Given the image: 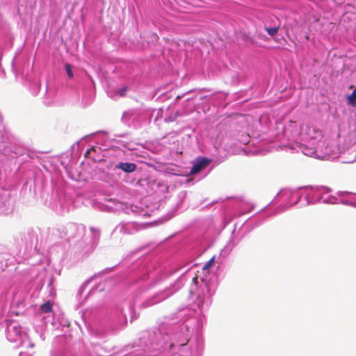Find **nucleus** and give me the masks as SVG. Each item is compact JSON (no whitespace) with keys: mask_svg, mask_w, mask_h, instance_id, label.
I'll use <instances>...</instances> for the list:
<instances>
[{"mask_svg":"<svg viewBox=\"0 0 356 356\" xmlns=\"http://www.w3.org/2000/svg\"><path fill=\"white\" fill-rule=\"evenodd\" d=\"M90 230L91 233L92 234L93 243H97L99 239L100 229L98 228H96L95 227H90Z\"/></svg>","mask_w":356,"mask_h":356,"instance_id":"obj_28","label":"nucleus"},{"mask_svg":"<svg viewBox=\"0 0 356 356\" xmlns=\"http://www.w3.org/2000/svg\"><path fill=\"white\" fill-rule=\"evenodd\" d=\"M238 141L243 144H248L250 141V136L247 134H242L241 138H238Z\"/></svg>","mask_w":356,"mask_h":356,"instance_id":"obj_34","label":"nucleus"},{"mask_svg":"<svg viewBox=\"0 0 356 356\" xmlns=\"http://www.w3.org/2000/svg\"><path fill=\"white\" fill-rule=\"evenodd\" d=\"M118 266L115 265V266H113L112 267H110V268H104V270L99 271V273H95L93 276L90 277V278H88V280H86L82 284L81 286H80L79 291H78V293H77V297L79 298H81L83 293V291L84 290L86 289V288L87 287V286L88 285V284L95 278L96 277H101L102 275H104V274H107V273H111V271H113L115 268Z\"/></svg>","mask_w":356,"mask_h":356,"instance_id":"obj_18","label":"nucleus"},{"mask_svg":"<svg viewBox=\"0 0 356 356\" xmlns=\"http://www.w3.org/2000/svg\"><path fill=\"white\" fill-rule=\"evenodd\" d=\"M106 202L107 204H105L104 207H105L106 211H108L122 209V211H124L125 213H132L136 216H145L147 214V212L145 209L137 205L124 204L122 202L118 201L115 199L109 198L106 200Z\"/></svg>","mask_w":356,"mask_h":356,"instance_id":"obj_11","label":"nucleus"},{"mask_svg":"<svg viewBox=\"0 0 356 356\" xmlns=\"http://www.w3.org/2000/svg\"><path fill=\"white\" fill-rule=\"evenodd\" d=\"M97 291V288L95 287H93L88 292V293L86 294V296H85L84 298V300H86L90 296L92 295L94 293L95 291Z\"/></svg>","mask_w":356,"mask_h":356,"instance_id":"obj_37","label":"nucleus"},{"mask_svg":"<svg viewBox=\"0 0 356 356\" xmlns=\"http://www.w3.org/2000/svg\"><path fill=\"white\" fill-rule=\"evenodd\" d=\"M216 257H212L202 267V270H209L215 263Z\"/></svg>","mask_w":356,"mask_h":356,"instance_id":"obj_32","label":"nucleus"},{"mask_svg":"<svg viewBox=\"0 0 356 356\" xmlns=\"http://www.w3.org/2000/svg\"><path fill=\"white\" fill-rule=\"evenodd\" d=\"M303 195L302 188L295 189L284 188L280 190L271 202L274 204L280 203V205L272 211L270 209L266 211L268 213L267 217L282 213L297 204H300V207H301Z\"/></svg>","mask_w":356,"mask_h":356,"instance_id":"obj_6","label":"nucleus"},{"mask_svg":"<svg viewBox=\"0 0 356 356\" xmlns=\"http://www.w3.org/2000/svg\"><path fill=\"white\" fill-rule=\"evenodd\" d=\"M212 162L211 159L206 156H199L193 162L192 167L190 170L191 175H196L206 169Z\"/></svg>","mask_w":356,"mask_h":356,"instance_id":"obj_17","label":"nucleus"},{"mask_svg":"<svg viewBox=\"0 0 356 356\" xmlns=\"http://www.w3.org/2000/svg\"><path fill=\"white\" fill-rule=\"evenodd\" d=\"M186 195H187V192L186 191H181L177 194V202L176 203L177 210L179 211L181 209V205L183 203V202L184 201V200L186 199Z\"/></svg>","mask_w":356,"mask_h":356,"instance_id":"obj_26","label":"nucleus"},{"mask_svg":"<svg viewBox=\"0 0 356 356\" xmlns=\"http://www.w3.org/2000/svg\"><path fill=\"white\" fill-rule=\"evenodd\" d=\"M54 282V277L53 275H51L49 277L48 284H47V287L49 289V293L51 295L53 293L52 291L54 290V288H53Z\"/></svg>","mask_w":356,"mask_h":356,"instance_id":"obj_35","label":"nucleus"},{"mask_svg":"<svg viewBox=\"0 0 356 356\" xmlns=\"http://www.w3.org/2000/svg\"><path fill=\"white\" fill-rule=\"evenodd\" d=\"M97 147L92 146L90 148L86 150V152H85V156L88 158H92V159H95L94 157H92V152H95L97 151Z\"/></svg>","mask_w":356,"mask_h":356,"instance_id":"obj_33","label":"nucleus"},{"mask_svg":"<svg viewBox=\"0 0 356 356\" xmlns=\"http://www.w3.org/2000/svg\"><path fill=\"white\" fill-rule=\"evenodd\" d=\"M138 252V250H136V251H134V252H131L130 253V254L127 257H131L133 254L137 253Z\"/></svg>","mask_w":356,"mask_h":356,"instance_id":"obj_41","label":"nucleus"},{"mask_svg":"<svg viewBox=\"0 0 356 356\" xmlns=\"http://www.w3.org/2000/svg\"><path fill=\"white\" fill-rule=\"evenodd\" d=\"M127 313L130 315L131 322L138 318L133 301L125 302L123 306H117L110 310L106 318L107 327L114 332L124 329L127 325Z\"/></svg>","mask_w":356,"mask_h":356,"instance_id":"obj_5","label":"nucleus"},{"mask_svg":"<svg viewBox=\"0 0 356 356\" xmlns=\"http://www.w3.org/2000/svg\"><path fill=\"white\" fill-rule=\"evenodd\" d=\"M127 89L128 88L127 86H123L118 90L117 94L120 97H124L126 94Z\"/></svg>","mask_w":356,"mask_h":356,"instance_id":"obj_36","label":"nucleus"},{"mask_svg":"<svg viewBox=\"0 0 356 356\" xmlns=\"http://www.w3.org/2000/svg\"><path fill=\"white\" fill-rule=\"evenodd\" d=\"M264 29L270 36L274 37L275 35L277 34V33L280 30V27L279 26H273V27L265 26Z\"/></svg>","mask_w":356,"mask_h":356,"instance_id":"obj_29","label":"nucleus"},{"mask_svg":"<svg viewBox=\"0 0 356 356\" xmlns=\"http://www.w3.org/2000/svg\"><path fill=\"white\" fill-rule=\"evenodd\" d=\"M26 307L24 293L21 291H16L13 294L10 302V309L13 313L17 315L23 313Z\"/></svg>","mask_w":356,"mask_h":356,"instance_id":"obj_14","label":"nucleus"},{"mask_svg":"<svg viewBox=\"0 0 356 356\" xmlns=\"http://www.w3.org/2000/svg\"><path fill=\"white\" fill-rule=\"evenodd\" d=\"M40 310L43 314H48L52 313V304L48 300L43 304H42L40 307Z\"/></svg>","mask_w":356,"mask_h":356,"instance_id":"obj_24","label":"nucleus"},{"mask_svg":"<svg viewBox=\"0 0 356 356\" xmlns=\"http://www.w3.org/2000/svg\"><path fill=\"white\" fill-rule=\"evenodd\" d=\"M113 170L118 175L121 173L130 175L136 171L138 165L136 163L128 161L126 160L118 161L113 163Z\"/></svg>","mask_w":356,"mask_h":356,"instance_id":"obj_15","label":"nucleus"},{"mask_svg":"<svg viewBox=\"0 0 356 356\" xmlns=\"http://www.w3.org/2000/svg\"><path fill=\"white\" fill-rule=\"evenodd\" d=\"M337 195L339 197H343L348 196V195L356 196V193H353L348 192V191H338ZM339 203L344 204V205L351 206V207L356 208V200H348L346 199L339 200L337 198V202H336L335 204H339Z\"/></svg>","mask_w":356,"mask_h":356,"instance_id":"obj_21","label":"nucleus"},{"mask_svg":"<svg viewBox=\"0 0 356 356\" xmlns=\"http://www.w3.org/2000/svg\"><path fill=\"white\" fill-rule=\"evenodd\" d=\"M97 134L102 135L101 139H98L97 143H100L104 149H106L108 147V145L103 144V142L106 143V141L111 143V145L113 144L119 145L129 150L134 149L130 134L127 132L115 134L113 135L114 138L108 136L107 133L103 131H99Z\"/></svg>","mask_w":356,"mask_h":356,"instance_id":"obj_10","label":"nucleus"},{"mask_svg":"<svg viewBox=\"0 0 356 356\" xmlns=\"http://www.w3.org/2000/svg\"><path fill=\"white\" fill-rule=\"evenodd\" d=\"M39 282H40V283H42V278H40V279Z\"/></svg>","mask_w":356,"mask_h":356,"instance_id":"obj_43","label":"nucleus"},{"mask_svg":"<svg viewBox=\"0 0 356 356\" xmlns=\"http://www.w3.org/2000/svg\"><path fill=\"white\" fill-rule=\"evenodd\" d=\"M302 188L303 190L304 199L302 200L301 207L321 202L325 204H335L337 202V197L327 195L331 190L327 186H319L315 188L302 187Z\"/></svg>","mask_w":356,"mask_h":356,"instance_id":"obj_7","label":"nucleus"},{"mask_svg":"<svg viewBox=\"0 0 356 356\" xmlns=\"http://www.w3.org/2000/svg\"><path fill=\"white\" fill-rule=\"evenodd\" d=\"M20 240L24 245V252L35 251L38 245V234L32 228L20 234Z\"/></svg>","mask_w":356,"mask_h":356,"instance_id":"obj_13","label":"nucleus"},{"mask_svg":"<svg viewBox=\"0 0 356 356\" xmlns=\"http://www.w3.org/2000/svg\"><path fill=\"white\" fill-rule=\"evenodd\" d=\"M7 267V259L5 258L4 255H0V274L3 272L5 268Z\"/></svg>","mask_w":356,"mask_h":356,"instance_id":"obj_30","label":"nucleus"},{"mask_svg":"<svg viewBox=\"0 0 356 356\" xmlns=\"http://www.w3.org/2000/svg\"><path fill=\"white\" fill-rule=\"evenodd\" d=\"M29 64H27V70H19L13 63V68L17 79H21L24 84L28 85L30 92L33 95L36 96L40 90V83L37 79H33L31 74L33 72V66L31 72L29 71ZM24 68V67H23Z\"/></svg>","mask_w":356,"mask_h":356,"instance_id":"obj_12","label":"nucleus"},{"mask_svg":"<svg viewBox=\"0 0 356 356\" xmlns=\"http://www.w3.org/2000/svg\"><path fill=\"white\" fill-rule=\"evenodd\" d=\"M6 335L10 342L15 343L14 348H32L35 346L30 340L26 328L17 321H6Z\"/></svg>","mask_w":356,"mask_h":356,"instance_id":"obj_8","label":"nucleus"},{"mask_svg":"<svg viewBox=\"0 0 356 356\" xmlns=\"http://www.w3.org/2000/svg\"><path fill=\"white\" fill-rule=\"evenodd\" d=\"M138 116V113L134 111H124L122 115V120H124V122L129 124L130 122L127 121V119L134 122Z\"/></svg>","mask_w":356,"mask_h":356,"instance_id":"obj_23","label":"nucleus"},{"mask_svg":"<svg viewBox=\"0 0 356 356\" xmlns=\"http://www.w3.org/2000/svg\"><path fill=\"white\" fill-rule=\"evenodd\" d=\"M68 154L67 152L65 154H63L61 157V165L65 168V170L67 171L69 177H70L72 179L74 180H79L80 179V174L78 173L76 176H75L72 172L70 170V166L68 165Z\"/></svg>","mask_w":356,"mask_h":356,"instance_id":"obj_22","label":"nucleus"},{"mask_svg":"<svg viewBox=\"0 0 356 356\" xmlns=\"http://www.w3.org/2000/svg\"><path fill=\"white\" fill-rule=\"evenodd\" d=\"M152 254L140 257L134 261L127 276L126 282L129 286H137L141 291H145L156 285L162 279L172 276L177 273L179 275L170 286L159 291L141 305L142 308L154 306L170 298L179 291L186 281L192 279L189 298L201 313L208 310L212 302V296L215 293L212 285L206 280L200 277L193 270L196 264L191 262L176 261L168 267L159 265Z\"/></svg>","mask_w":356,"mask_h":356,"instance_id":"obj_1","label":"nucleus"},{"mask_svg":"<svg viewBox=\"0 0 356 356\" xmlns=\"http://www.w3.org/2000/svg\"><path fill=\"white\" fill-rule=\"evenodd\" d=\"M192 312L188 307L164 316L159 327L145 330L140 333L138 346L143 349V354L136 356H156L163 352H170L169 356H202L204 339L197 331L191 339L193 327L199 322L191 318Z\"/></svg>","mask_w":356,"mask_h":356,"instance_id":"obj_2","label":"nucleus"},{"mask_svg":"<svg viewBox=\"0 0 356 356\" xmlns=\"http://www.w3.org/2000/svg\"><path fill=\"white\" fill-rule=\"evenodd\" d=\"M346 99L349 105L356 107V88L353 90L351 94L347 95Z\"/></svg>","mask_w":356,"mask_h":356,"instance_id":"obj_27","label":"nucleus"},{"mask_svg":"<svg viewBox=\"0 0 356 356\" xmlns=\"http://www.w3.org/2000/svg\"><path fill=\"white\" fill-rule=\"evenodd\" d=\"M238 38L244 43L246 47L250 48L253 46L260 47L259 43L255 39L250 35V34L245 31H241L239 33Z\"/></svg>","mask_w":356,"mask_h":356,"instance_id":"obj_20","label":"nucleus"},{"mask_svg":"<svg viewBox=\"0 0 356 356\" xmlns=\"http://www.w3.org/2000/svg\"><path fill=\"white\" fill-rule=\"evenodd\" d=\"M44 204L57 214L64 216L73 211L75 207L74 193L63 184H54L51 195L44 200Z\"/></svg>","mask_w":356,"mask_h":356,"instance_id":"obj_4","label":"nucleus"},{"mask_svg":"<svg viewBox=\"0 0 356 356\" xmlns=\"http://www.w3.org/2000/svg\"><path fill=\"white\" fill-rule=\"evenodd\" d=\"M135 232V225L131 222H121L113 229L111 236L118 237L120 234H132Z\"/></svg>","mask_w":356,"mask_h":356,"instance_id":"obj_16","label":"nucleus"},{"mask_svg":"<svg viewBox=\"0 0 356 356\" xmlns=\"http://www.w3.org/2000/svg\"><path fill=\"white\" fill-rule=\"evenodd\" d=\"M355 161H356V156H355L354 159H350V160H343V163H353Z\"/></svg>","mask_w":356,"mask_h":356,"instance_id":"obj_38","label":"nucleus"},{"mask_svg":"<svg viewBox=\"0 0 356 356\" xmlns=\"http://www.w3.org/2000/svg\"><path fill=\"white\" fill-rule=\"evenodd\" d=\"M259 38H260L261 39H262V40H265L266 37L265 35H259Z\"/></svg>","mask_w":356,"mask_h":356,"instance_id":"obj_42","label":"nucleus"},{"mask_svg":"<svg viewBox=\"0 0 356 356\" xmlns=\"http://www.w3.org/2000/svg\"><path fill=\"white\" fill-rule=\"evenodd\" d=\"M65 70L67 76L70 79H72L74 77V73H73L72 65L70 63H66L65 65Z\"/></svg>","mask_w":356,"mask_h":356,"instance_id":"obj_31","label":"nucleus"},{"mask_svg":"<svg viewBox=\"0 0 356 356\" xmlns=\"http://www.w3.org/2000/svg\"><path fill=\"white\" fill-rule=\"evenodd\" d=\"M234 232H235V229H234L232 231V236L229 238V242L224 247V248L221 250V252L220 253V257L225 258L227 256H228L231 253L232 250L238 245L239 240L234 238Z\"/></svg>","mask_w":356,"mask_h":356,"instance_id":"obj_19","label":"nucleus"},{"mask_svg":"<svg viewBox=\"0 0 356 356\" xmlns=\"http://www.w3.org/2000/svg\"><path fill=\"white\" fill-rule=\"evenodd\" d=\"M79 144H80V141H77L75 144H74L73 145H72L71 149H74V148L75 145H77V146L79 147Z\"/></svg>","mask_w":356,"mask_h":356,"instance_id":"obj_40","label":"nucleus"},{"mask_svg":"<svg viewBox=\"0 0 356 356\" xmlns=\"http://www.w3.org/2000/svg\"><path fill=\"white\" fill-rule=\"evenodd\" d=\"M85 227L81 224L67 222L65 225H58L53 229V234L60 238L67 241L80 238L84 233Z\"/></svg>","mask_w":356,"mask_h":356,"instance_id":"obj_9","label":"nucleus"},{"mask_svg":"<svg viewBox=\"0 0 356 356\" xmlns=\"http://www.w3.org/2000/svg\"><path fill=\"white\" fill-rule=\"evenodd\" d=\"M19 356H31V355L29 354H25L22 352H20Z\"/></svg>","mask_w":356,"mask_h":356,"instance_id":"obj_39","label":"nucleus"},{"mask_svg":"<svg viewBox=\"0 0 356 356\" xmlns=\"http://www.w3.org/2000/svg\"><path fill=\"white\" fill-rule=\"evenodd\" d=\"M54 96V90L48 88L47 86H46L45 90V99L44 100V104L46 105H49L51 103L52 99Z\"/></svg>","mask_w":356,"mask_h":356,"instance_id":"obj_25","label":"nucleus"},{"mask_svg":"<svg viewBox=\"0 0 356 356\" xmlns=\"http://www.w3.org/2000/svg\"><path fill=\"white\" fill-rule=\"evenodd\" d=\"M280 127L282 131L276 134V139L282 149L302 152L306 156L323 160H329L338 154V147L333 141L318 139L321 132L318 129L309 127L305 129H300L293 121L284 125L277 124V129Z\"/></svg>","mask_w":356,"mask_h":356,"instance_id":"obj_3","label":"nucleus"}]
</instances>
